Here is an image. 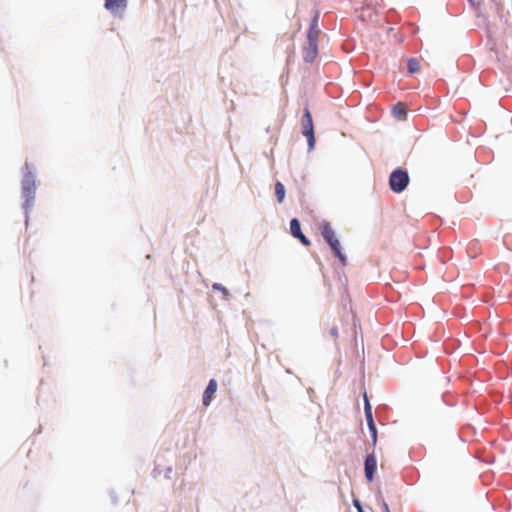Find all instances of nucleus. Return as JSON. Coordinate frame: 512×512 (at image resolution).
Masks as SVG:
<instances>
[{
	"label": "nucleus",
	"mask_w": 512,
	"mask_h": 512,
	"mask_svg": "<svg viewBox=\"0 0 512 512\" xmlns=\"http://www.w3.org/2000/svg\"><path fill=\"white\" fill-rule=\"evenodd\" d=\"M410 178L406 170L401 168L395 169L389 177V186L390 189L395 193L403 192L408 184Z\"/></svg>",
	"instance_id": "nucleus-1"
},
{
	"label": "nucleus",
	"mask_w": 512,
	"mask_h": 512,
	"mask_svg": "<svg viewBox=\"0 0 512 512\" xmlns=\"http://www.w3.org/2000/svg\"><path fill=\"white\" fill-rule=\"evenodd\" d=\"M36 185L32 174L24 176L22 181V194L24 198V208L28 210L32 207L35 199Z\"/></svg>",
	"instance_id": "nucleus-2"
},
{
	"label": "nucleus",
	"mask_w": 512,
	"mask_h": 512,
	"mask_svg": "<svg viewBox=\"0 0 512 512\" xmlns=\"http://www.w3.org/2000/svg\"><path fill=\"white\" fill-rule=\"evenodd\" d=\"M302 134L307 138L309 147L312 148L315 143L314 126L311 112L308 108L304 109V114L301 120Z\"/></svg>",
	"instance_id": "nucleus-3"
},
{
	"label": "nucleus",
	"mask_w": 512,
	"mask_h": 512,
	"mask_svg": "<svg viewBox=\"0 0 512 512\" xmlns=\"http://www.w3.org/2000/svg\"><path fill=\"white\" fill-rule=\"evenodd\" d=\"M377 467V460L374 454H368L365 459L364 471L368 482H372Z\"/></svg>",
	"instance_id": "nucleus-4"
},
{
	"label": "nucleus",
	"mask_w": 512,
	"mask_h": 512,
	"mask_svg": "<svg viewBox=\"0 0 512 512\" xmlns=\"http://www.w3.org/2000/svg\"><path fill=\"white\" fill-rule=\"evenodd\" d=\"M302 56L305 62L312 63L318 56V44L307 42L303 47Z\"/></svg>",
	"instance_id": "nucleus-5"
},
{
	"label": "nucleus",
	"mask_w": 512,
	"mask_h": 512,
	"mask_svg": "<svg viewBox=\"0 0 512 512\" xmlns=\"http://www.w3.org/2000/svg\"><path fill=\"white\" fill-rule=\"evenodd\" d=\"M104 6L113 14H121L127 7V0H105Z\"/></svg>",
	"instance_id": "nucleus-6"
},
{
	"label": "nucleus",
	"mask_w": 512,
	"mask_h": 512,
	"mask_svg": "<svg viewBox=\"0 0 512 512\" xmlns=\"http://www.w3.org/2000/svg\"><path fill=\"white\" fill-rule=\"evenodd\" d=\"M320 35V29L318 26V16H314L311 21L309 30L307 32V42L318 44V38Z\"/></svg>",
	"instance_id": "nucleus-7"
},
{
	"label": "nucleus",
	"mask_w": 512,
	"mask_h": 512,
	"mask_svg": "<svg viewBox=\"0 0 512 512\" xmlns=\"http://www.w3.org/2000/svg\"><path fill=\"white\" fill-rule=\"evenodd\" d=\"M216 391H217V381L215 379H211L203 393V405L204 406L207 407L210 405Z\"/></svg>",
	"instance_id": "nucleus-8"
},
{
	"label": "nucleus",
	"mask_w": 512,
	"mask_h": 512,
	"mask_svg": "<svg viewBox=\"0 0 512 512\" xmlns=\"http://www.w3.org/2000/svg\"><path fill=\"white\" fill-rule=\"evenodd\" d=\"M328 244H329L330 248L332 249L334 255L339 259L341 264L343 266H345L347 263V259H346V256L341 252L339 240L336 239L334 241L328 242Z\"/></svg>",
	"instance_id": "nucleus-9"
},
{
	"label": "nucleus",
	"mask_w": 512,
	"mask_h": 512,
	"mask_svg": "<svg viewBox=\"0 0 512 512\" xmlns=\"http://www.w3.org/2000/svg\"><path fill=\"white\" fill-rule=\"evenodd\" d=\"M407 114L406 106L399 102L392 108V115L398 120H404Z\"/></svg>",
	"instance_id": "nucleus-10"
},
{
	"label": "nucleus",
	"mask_w": 512,
	"mask_h": 512,
	"mask_svg": "<svg viewBox=\"0 0 512 512\" xmlns=\"http://www.w3.org/2000/svg\"><path fill=\"white\" fill-rule=\"evenodd\" d=\"M321 234L323 238L328 242L336 240L335 232L330 224L326 223L321 227Z\"/></svg>",
	"instance_id": "nucleus-11"
},
{
	"label": "nucleus",
	"mask_w": 512,
	"mask_h": 512,
	"mask_svg": "<svg viewBox=\"0 0 512 512\" xmlns=\"http://www.w3.org/2000/svg\"><path fill=\"white\" fill-rule=\"evenodd\" d=\"M364 400H365V415H366L368 427L374 428L375 423H374L373 416H372V409H371V406L369 404L366 394H364Z\"/></svg>",
	"instance_id": "nucleus-12"
},
{
	"label": "nucleus",
	"mask_w": 512,
	"mask_h": 512,
	"mask_svg": "<svg viewBox=\"0 0 512 512\" xmlns=\"http://www.w3.org/2000/svg\"><path fill=\"white\" fill-rule=\"evenodd\" d=\"M275 195L277 197V201L282 203L285 198V187L281 182H276L275 184Z\"/></svg>",
	"instance_id": "nucleus-13"
},
{
	"label": "nucleus",
	"mask_w": 512,
	"mask_h": 512,
	"mask_svg": "<svg viewBox=\"0 0 512 512\" xmlns=\"http://www.w3.org/2000/svg\"><path fill=\"white\" fill-rule=\"evenodd\" d=\"M408 70L411 74H414L420 70V63L415 58H410L407 61Z\"/></svg>",
	"instance_id": "nucleus-14"
},
{
	"label": "nucleus",
	"mask_w": 512,
	"mask_h": 512,
	"mask_svg": "<svg viewBox=\"0 0 512 512\" xmlns=\"http://www.w3.org/2000/svg\"><path fill=\"white\" fill-rule=\"evenodd\" d=\"M290 232L293 237L297 236L301 232V226L298 219L294 218L290 221Z\"/></svg>",
	"instance_id": "nucleus-15"
},
{
	"label": "nucleus",
	"mask_w": 512,
	"mask_h": 512,
	"mask_svg": "<svg viewBox=\"0 0 512 512\" xmlns=\"http://www.w3.org/2000/svg\"><path fill=\"white\" fill-rule=\"evenodd\" d=\"M295 238L299 239L300 242L305 245V246H310V241L309 239L302 233V231L300 232V234H298L297 236H295Z\"/></svg>",
	"instance_id": "nucleus-16"
},
{
	"label": "nucleus",
	"mask_w": 512,
	"mask_h": 512,
	"mask_svg": "<svg viewBox=\"0 0 512 512\" xmlns=\"http://www.w3.org/2000/svg\"><path fill=\"white\" fill-rule=\"evenodd\" d=\"M295 238L299 239L300 242L305 245V246H310V241L309 239L302 233V231L300 232V234H298L297 236H295Z\"/></svg>",
	"instance_id": "nucleus-17"
},
{
	"label": "nucleus",
	"mask_w": 512,
	"mask_h": 512,
	"mask_svg": "<svg viewBox=\"0 0 512 512\" xmlns=\"http://www.w3.org/2000/svg\"><path fill=\"white\" fill-rule=\"evenodd\" d=\"M369 430L371 432V437H372L373 445H375L376 442H377V429H376V426H374V428H369Z\"/></svg>",
	"instance_id": "nucleus-18"
},
{
	"label": "nucleus",
	"mask_w": 512,
	"mask_h": 512,
	"mask_svg": "<svg viewBox=\"0 0 512 512\" xmlns=\"http://www.w3.org/2000/svg\"><path fill=\"white\" fill-rule=\"evenodd\" d=\"M330 335L334 338V339H337L339 334H338V328L337 327H332L330 329Z\"/></svg>",
	"instance_id": "nucleus-19"
},
{
	"label": "nucleus",
	"mask_w": 512,
	"mask_h": 512,
	"mask_svg": "<svg viewBox=\"0 0 512 512\" xmlns=\"http://www.w3.org/2000/svg\"><path fill=\"white\" fill-rule=\"evenodd\" d=\"M468 1L474 8H478L482 3V0H468Z\"/></svg>",
	"instance_id": "nucleus-20"
},
{
	"label": "nucleus",
	"mask_w": 512,
	"mask_h": 512,
	"mask_svg": "<svg viewBox=\"0 0 512 512\" xmlns=\"http://www.w3.org/2000/svg\"><path fill=\"white\" fill-rule=\"evenodd\" d=\"M383 509H384V512H391L390 508L386 502L383 503Z\"/></svg>",
	"instance_id": "nucleus-21"
},
{
	"label": "nucleus",
	"mask_w": 512,
	"mask_h": 512,
	"mask_svg": "<svg viewBox=\"0 0 512 512\" xmlns=\"http://www.w3.org/2000/svg\"><path fill=\"white\" fill-rule=\"evenodd\" d=\"M354 504H355V507H357L358 511L360 512V510H362V508H361L359 501L355 500Z\"/></svg>",
	"instance_id": "nucleus-22"
},
{
	"label": "nucleus",
	"mask_w": 512,
	"mask_h": 512,
	"mask_svg": "<svg viewBox=\"0 0 512 512\" xmlns=\"http://www.w3.org/2000/svg\"><path fill=\"white\" fill-rule=\"evenodd\" d=\"M213 288H214V289H219V290H220V289H222V288H221V286H220V284H214V285H213Z\"/></svg>",
	"instance_id": "nucleus-23"
},
{
	"label": "nucleus",
	"mask_w": 512,
	"mask_h": 512,
	"mask_svg": "<svg viewBox=\"0 0 512 512\" xmlns=\"http://www.w3.org/2000/svg\"><path fill=\"white\" fill-rule=\"evenodd\" d=\"M360 512H363L362 510H360Z\"/></svg>",
	"instance_id": "nucleus-24"
}]
</instances>
